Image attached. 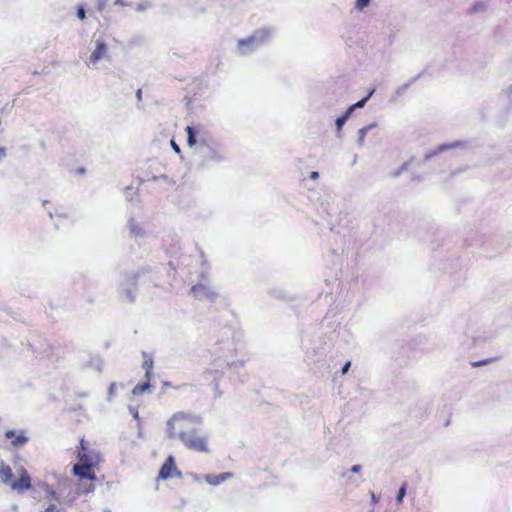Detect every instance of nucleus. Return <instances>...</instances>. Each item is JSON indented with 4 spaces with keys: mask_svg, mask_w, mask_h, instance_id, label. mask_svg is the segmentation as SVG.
<instances>
[{
    "mask_svg": "<svg viewBox=\"0 0 512 512\" xmlns=\"http://www.w3.org/2000/svg\"><path fill=\"white\" fill-rule=\"evenodd\" d=\"M193 158L198 166L208 168L225 161L226 153L217 141L201 135Z\"/></svg>",
    "mask_w": 512,
    "mask_h": 512,
    "instance_id": "nucleus-1",
    "label": "nucleus"
},
{
    "mask_svg": "<svg viewBox=\"0 0 512 512\" xmlns=\"http://www.w3.org/2000/svg\"><path fill=\"white\" fill-rule=\"evenodd\" d=\"M271 28H260L252 34L237 39L235 52L239 56H250L262 47L266 46L272 38Z\"/></svg>",
    "mask_w": 512,
    "mask_h": 512,
    "instance_id": "nucleus-3",
    "label": "nucleus"
},
{
    "mask_svg": "<svg viewBox=\"0 0 512 512\" xmlns=\"http://www.w3.org/2000/svg\"><path fill=\"white\" fill-rule=\"evenodd\" d=\"M128 409H129V412L131 413V415L133 416V418L136 420H139V413H138L137 408L134 406H129Z\"/></svg>",
    "mask_w": 512,
    "mask_h": 512,
    "instance_id": "nucleus-33",
    "label": "nucleus"
},
{
    "mask_svg": "<svg viewBox=\"0 0 512 512\" xmlns=\"http://www.w3.org/2000/svg\"><path fill=\"white\" fill-rule=\"evenodd\" d=\"M309 177L312 180H317L319 178V173L317 171H312Z\"/></svg>",
    "mask_w": 512,
    "mask_h": 512,
    "instance_id": "nucleus-40",
    "label": "nucleus"
},
{
    "mask_svg": "<svg viewBox=\"0 0 512 512\" xmlns=\"http://www.w3.org/2000/svg\"><path fill=\"white\" fill-rule=\"evenodd\" d=\"M173 473L179 474L175 466L174 458L172 456H169L161 466L158 478L165 480L170 477H173Z\"/></svg>",
    "mask_w": 512,
    "mask_h": 512,
    "instance_id": "nucleus-13",
    "label": "nucleus"
},
{
    "mask_svg": "<svg viewBox=\"0 0 512 512\" xmlns=\"http://www.w3.org/2000/svg\"><path fill=\"white\" fill-rule=\"evenodd\" d=\"M171 146L173 148V150L176 152V153H180V148L179 146L175 143L174 140H171Z\"/></svg>",
    "mask_w": 512,
    "mask_h": 512,
    "instance_id": "nucleus-39",
    "label": "nucleus"
},
{
    "mask_svg": "<svg viewBox=\"0 0 512 512\" xmlns=\"http://www.w3.org/2000/svg\"><path fill=\"white\" fill-rule=\"evenodd\" d=\"M79 463L74 465L73 472L80 479H93L94 475L92 474V466L93 463L88 459L86 454L79 453Z\"/></svg>",
    "mask_w": 512,
    "mask_h": 512,
    "instance_id": "nucleus-10",
    "label": "nucleus"
},
{
    "mask_svg": "<svg viewBox=\"0 0 512 512\" xmlns=\"http://www.w3.org/2000/svg\"><path fill=\"white\" fill-rule=\"evenodd\" d=\"M148 6H149V5H148V3H139V4L137 5V10H138V11H143V10H145Z\"/></svg>",
    "mask_w": 512,
    "mask_h": 512,
    "instance_id": "nucleus-38",
    "label": "nucleus"
},
{
    "mask_svg": "<svg viewBox=\"0 0 512 512\" xmlns=\"http://www.w3.org/2000/svg\"><path fill=\"white\" fill-rule=\"evenodd\" d=\"M350 366H351V362H350V361H347V362L343 365V367H342V369H341V373H342V374H346V373L348 372V370H349Z\"/></svg>",
    "mask_w": 512,
    "mask_h": 512,
    "instance_id": "nucleus-36",
    "label": "nucleus"
},
{
    "mask_svg": "<svg viewBox=\"0 0 512 512\" xmlns=\"http://www.w3.org/2000/svg\"><path fill=\"white\" fill-rule=\"evenodd\" d=\"M81 447H82L83 450L85 449V447H84V440L81 441Z\"/></svg>",
    "mask_w": 512,
    "mask_h": 512,
    "instance_id": "nucleus-48",
    "label": "nucleus"
},
{
    "mask_svg": "<svg viewBox=\"0 0 512 512\" xmlns=\"http://www.w3.org/2000/svg\"><path fill=\"white\" fill-rule=\"evenodd\" d=\"M370 4V0H356L355 9L358 11H362Z\"/></svg>",
    "mask_w": 512,
    "mask_h": 512,
    "instance_id": "nucleus-28",
    "label": "nucleus"
},
{
    "mask_svg": "<svg viewBox=\"0 0 512 512\" xmlns=\"http://www.w3.org/2000/svg\"><path fill=\"white\" fill-rule=\"evenodd\" d=\"M13 477L12 469L5 465L3 462L0 464V479L4 484L10 483L11 479Z\"/></svg>",
    "mask_w": 512,
    "mask_h": 512,
    "instance_id": "nucleus-20",
    "label": "nucleus"
},
{
    "mask_svg": "<svg viewBox=\"0 0 512 512\" xmlns=\"http://www.w3.org/2000/svg\"><path fill=\"white\" fill-rule=\"evenodd\" d=\"M49 216H50V218L52 219V218H53V213H52V212H50V213H49Z\"/></svg>",
    "mask_w": 512,
    "mask_h": 512,
    "instance_id": "nucleus-49",
    "label": "nucleus"
},
{
    "mask_svg": "<svg viewBox=\"0 0 512 512\" xmlns=\"http://www.w3.org/2000/svg\"><path fill=\"white\" fill-rule=\"evenodd\" d=\"M202 418L194 413L176 412L166 422V434L170 439H179L181 433H188L192 428L200 426Z\"/></svg>",
    "mask_w": 512,
    "mask_h": 512,
    "instance_id": "nucleus-2",
    "label": "nucleus"
},
{
    "mask_svg": "<svg viewBox=\"0 0 512 512\" xmlns=\"http://www.w3.org/2000/svg\"><path fill=\"white\" fill-rule=\"evenodd\" d=\"M150 388H151V386H150L149 382L147 381L145 383L136 385L132 390V394L134 396H138V395L144 393L145 391H150Z\"/></svg>",
    "mask_w": 512,
    "mask_h": 512,
    "instance_id": "nucleus-24",
    "label": "nucleus"
},
{
    "mask_svg": "<svg viewBox=\"0 0 512 512\" xmlns=\"http://www.w3.org/2000/svg\"><path fill=\"white\" fill-rule=\"evenodd\" d=\"M376 126L375 123H371L367 126H364L362 128H360L357 132V145L358 147H363L364 144H365V137L367 135V133Z\"/></svg>",
    "mask_w": 512,
    "mask_h": 512,
    "instance_id": "nucleus-19",
    "label": "nucleus"
},
{
    "mask_svg": "<svg viewBox=\"0 0 512 512\" xmlns=\"http://www.w3.org/2000/svg\"><path fill=\"white\" fill-rule=\"evenodd\" d=\"M106 1L107 0H98V10L101 12L104 7H105V4H106Z\"/></svg>",
    "mask_w": 512,
    "mask_h": 512,
    "instance_id": "nucleus-37",
    "label": "nucleus"
},
{
    "mask_svg": "<svg viewBox=\"0 0 512 512\" xmlns=\"http://www.w3.org/2000/svg\"><path fill=\"white\" fill-rule=\"evenodd\" d=\"M505 92L509 97H512V84L506 88Z\"/></svg>",
    "mask_w": 512,
    "mask_h": 512,
    "instance_id": "nucleus-42",
    "label": "nucleus"
},
{
    "mask_svg": "<svg viewBox=\"0 0 512 512\" xmlns=\"http://www.w3.org/2000/svg\"><path fill=\"white\" fill-rule=\"evenodd\" d=\"M406 486H407V485H406V483H404V484L400 487V489H399V491H398V493H397V496H396V501H397V503H401V502L403 501V498H404V496H405V494H406Z\"/></svg>",
    "mask_w": 512,
    "mask_h": 512,
    "instance_id": "nucleus-29",
    "label": "nucleus"
},
{
    "mask_svg": "<svg viewBox=\"0 0 512 512\" xmlns=\"http://www.w3.org/2000/svg\"><path fill=\"white\" fill-rule=\"evenodd\" d=\"M74 486L72 479L60 478L57 481L56 489L51 491L52 499L58 502L72 503L74 501V495H72Z\"/></svg>",
    "mask_w": 512,
    "mask_h": 512,
    "instance_id": "nucleus-7",
    "label": "nucleus"
},
{
    "mask_svg": "<svg viewBox=\"0 0 512 512\" xmlns=\"http://www.w3.org/2000/svg\"><path fill=\"white\" fill-rule=\"evenodd\" d=\"M114 4L115 5H121V6L126 5V3L123 0H115Z\"/></svg>",
    "mask_w": 512,
    "mask_h": 512,
    "instance_id": "nucleus-44",
    "label": "nucleus"
},
{
    "mask_svg": "<svg viewBox=\"0 0 512 512\" xmlns=\"http://www.w3.org/2000/svg\"><path fill=\"white\" fill-rule=\"evenodd\" d=\"M6 157V149L4 147H0V160Z\"/></svg>",
    "mask_w": 512,
    "mask_h": 512,
    "instance_id": "nucleus-41",
    "label": "nucleus"
},
{
    "mask_svg": "<svg viewBox=\"0 0 512 512\" xmlns=\"http://www.w3.org/2000/svg\"><path fill=\"white\" fill-rule=\"evenodd\" d=\"M77 17L80 20H84L86 18V12L83 5H80L77 9Z\"/></svg>",
    "mask_w": 512,
    "mask_h": 512,
    "instance_id": "nucleus-31",
    "label": "nucleus"
},
{
    "mask_svg": "<svg viewBox=\"0 0 512 512\" xmlns=\"http://www.w3.org/2000/svg\"><path fill=\"white\" fill-rule=\"evenodd\" d=\"M408 87H409V84H404V85L398 87V89L396 90V94L397 95L403 94L407 90Z\"/></svg>",
    "mask_w": 512,
    "mask_h": 512,
    "instance_id": "nucleus-34",
    "label": "nucleus"
},
{
    "mask_svg": "<svg viewBox=\"0 0 512 512\" xmlns=\"http://www.w3.org/2000/svg\"><path fill=\"white\" fill-rule=\"evenodd\" d=\"M468 146V143L465 142V141H454V142H451V143H447V144H441L439 145L435 150H432L430 152H427L425 155H424V160L425 161H428L430 160L432 157L436 156L437 154L439 153H442L446 150H450V149H456V148H467Z\"/></svg>",
    "mask_w": 512,
    "mask_h": 512,
    "instance_id": "nucleus-12",
    "label": "nucleus"
},
{
    "mask_svg": "<svg viewBox=\"0 0 512 512\" xmlns=\"http://www.w3.org/2000/svg\"><path fill=\"white\" fill-rule=\"evenodd\" d=\"M181 443L189 450L209 453L208 436L203 434L197 427L192 428L188 433L180 434Z\"/></svg>",
    "mask_w": 512,
    "mask_h": 512,
    "instance_id": "nucleus-4",
    "label": "nucleus"
},
{
    "mask_svg": "<svg viewBox=\"0 0 512 512\" xmlns=\"http://www.w3.org/2000/svg\"><path fill=\"white\" fill-rule=\"evenodd\" d=\"M489 362H490V360L487 359V360L479 361V362L475 363L474 365L475 366H482V365H485V364H487Z\"/></svg>",
    "mask_w": 512,
    "mask_h": 512,
    "instance_id": "nucleus-43",
    "label": "nucleus"
},
{
    "mask_svg": "<svg viewBox=\"0 0 512 512\" xmlns=\"http://www.w3.org/2000/svg\"><path fill=\"white\" fill-rule=\"evenodd\" d=\"M192 477H193V480H194V481H197V482H199V481H200V479H201V477H200L199 475H196V474H195V475H193Z\"/></svg>",
    "mask_w": 512,
    "mask_h": 512,
    "instance_id": "nucleus-45",
    "label": "nucleus"
},
{
    "mask_svg": "<svg viewBox=\"0 0 512 512\" xmlns=\"http://www.w3.org/2000/svg\"><path fill=\"white\" fill-rule=\"evenodd\" d=\"M116 390H117V385L116 383H112L109 387V390H108V397H107V400L108 401H111L113 396L116 394Z\"/></svg>",
    "mask_w": 512,
    "mask_h": 512,
    "instance_id": "nucleus-30",
    "label": "nucleus"
},
{
    "mask_svg": "<svg viewBox=\"0 0 512 512\" xmlns=\"http://www.w3.org/2000/svg\"><path fill=\"white\" fill-rule=\"evenodd\" d=\"M5 437L11 440V445L14 447H23L28 442V437L24 431L16 432L14 430H8L5 433Z\"/></svg>",
    "mask_w": 512,
    "mask_h": 512,
    "instance_id": "nucleus-14",
    "label": "nucleus"
},
{
    "mask_svg": "<svg viewBox=\"0 0 512 512\" xmlns=\"http://www.w3.org/2000/svg\"><path fill=\"white\" fill-rule=\"evenodd\" d=\"M103 361L99 357H92L89 361V367L94 368L96 371L100 372L102 370Z\"/></svg>",
    "mask_w": 512,
    "mask_h": 512,
    "instance_id": "nucleus-27",
    "label": "nucleus"
},
{
    "mask_svg": "<svg viewBox=\"0 0 512 512\" xmlns=\"http://www.w3.org/2000/svg\"><path fill=\"white\" fill-rule=\"evenodd\" d=\"M141 94H142V92H141V90L139 89V90L137 91V93H136V96H137V98H138V99H140V98H141Z\"/></svg>",
    "mask_w": 512,
    "mask_h": 512,
    "instance_id": "nucleus-46",
    "label": "nucleus"
},
{
    "mask_svg": "<svg viewBox=\"0 0 512 512\" xmlns=\"http://www.w3.org/2000/svg\"><path fill=\"white\" fill-rule=\"evenodd\" d=\"M143 368L146 369L145 377L149 380L153 368V358L145 352H143Z\"/></svg>",
    "mask_w": 512,
    "mask_h": 512,
    "instance_id": "nucleus-23",
    "label": "nucleus"
},
{
    "mask_svg": "<svg viewBox=\"0 0 512 512\" xmlns=\"http://www.w3.org/2000/svg\"><path fill=\"white\" fill-rule=\"evenodd\" d=\"M372 501L376 502V497H375L374 493H372Z\"/></svg>",
    "mask_w": 512,
    "mask_h": 512,
    "instance_id": "nucleus-47",
    "label": "nucleus"
},
{
    "mask_svg": "<svg viewBox=\"0 0 512 512\" xmlns=\"http://www.w3.org/2000/svg\"><path fill=\"white\" fill-rule=\"evenodd\" d=\"M233 476L234 475L231 472H224V473H220L218 475H213V474L204 475V479L208 484H210L212 486H217V485L223 483L224 481L233 478Z\"/></svg>",
    "mask_w": 512,
    "mask_h": 512,
    "instance_id": "nucleus-15",
    "label": "nucleus"
},
{
    "mask_svg": "<svg viewBox=\"0 0 512 512\" xmlns=\"http://www.w3.org/2000/svg\"><path fill=\"white\" fill-rule=\"evenodd\" d=\"M92 44L94 45V48L86 60V65L90 68H97V63L107 57L108 48L105 41L100 38L93 40Z\"/></svg>",
    "mask_w": 512,
    "mask_h": 512,
    "instance_id": "nucleus-9",
    "label": "nucleus"
},
{
    "mask_svg": "<svg viewBox=\"0 0 512 512\" xmlns=\"http://www.w3.org/2000/svg\"><path fill=\"white\" fill-rule=\"evenodd\" d=\"M126 229L128 230L129 235L136 241L144 239L147 235L143 224L140 221H138L133 215H131L128 218L126 223Z\"/></svg>",
    "mask_w": 512,
    "mask_h": 512,
    "instance_id": "nucleus-11",
    "label": "nucleus"
},
{
    "mask_svg": "<svg viewBox=\"0 0 512 512\" xmlns=\"http://www.w3.org/2000/svg\"><path fill=\"white\" fill-rule=\"evenodd\" d=\"M342 478L345 479V486L349 489H355L360 486V484L363 482L360 476H353L349 472L342 473Z\"/></svg>",
    "mask_w": 512,
    "mask_h": 512,
    "instance_id": "nucleus-18",
    "label": "nucleus"
},
{
    "mask_svg": "<svg viewBox=\"0 0 512 512\" xmlns=\"http://www.w3.org/2000/svg\"><path fill=\"white\" fill-rule=\"evenodd\" d=\"M362 470V466L359 464L353 465L347 472L350 474H359Z\"/></svg>",
    "mask_w": 512,
    "mask_h": 512,
    "instance_id": "nucleus-32",
    "label": "nucleus"
},
{
    "mask_svg": "<svg viewBox=\"0 0 512 512\" xmlns=\"http://www.w3.org/2000/svg\"><path fill=\"white\" fill-rule=\"evenodd\" d=\"M45 512H62V511H61L60 509H58V508L56 507V505H54V504H50V505L46 508Z\"/></svg>",
    "mask_w": 512,
    "mask_h": 512,
    "instance_id": "nucleus-35",
    "label": "nucleus"
},
{
    "mask_svg": "<svg viewBox=\"0 0 512 512\" xmlns=\"http://www.w3.org/2000/svg\"><path fill=\"white\" fill-rule=\"evenodd\" d=\"M186 133H187V143L190 148L193 149V152L197 148V145L199 144V139L201 136L198 137V130L195 127L187 126L186 127Z\"/></svg>",
    "mask_w": 512,
    "mask_h": 512,
    "instance_id": "nucleus-17",
    "label": "nucleus"
},
{
    "mask_svg": "<svg viewBox=\"0 0 512 512\" xmlns=\"http://www.w3.org/2000/svg\"><path fill=\"white\" fill-rule=\"evenodd\" d=\"M488 0H479L476 1L471 8L469 9L470 14L482 13L488 8Z\"/></svg>",
    "mask_w": 512,
    "mask_h": 512,
    "instance_id": "nucleus-22",
    "label": "nucleus"
},
{
    "mask_svg": "<svg viewBox=\"0 0 512 512\" xmlns=\"http://www.w3.org/2000/svg\"><path fill=\"white\" fill-rule=\"evenodd\" d=\"M244 367V361H230L229 357L224 354L217 355L213 358L209 367L207 368V372L210 374H223L226 368L230 369L233 372H238L240 369Z\"/></svg>",
    "mask_w": 512,
    "mask_h": 512,
    "instance_id": "nucleus-6",
    "label": "nucleus"
},
{
    "mask_svg": "<svg viewBox=\"0 0 512 512\" xmlns=\"http://www.w3.org/2000/svg\"><path fill=\"white\" fill-rule=\"evenodd\" d=\"M350 116L351 114H348V112L345 111V113L342 116L336 119L335 124L338 131H340L343 128V126L345 125Z\"/></svg>",
    "mask_w": 512,
    "mask_h": 512,
    "instance_id": "nucleus-26",
    "label": "nucleus"
},
{
    "mask_svg": "<svg viewBox=\"0 0 512 512\" xmlns=\"http://www.w3.org/2000/svg\"><path fill=\"white\" fill-rule=\"evenodd\" d=\"M409 167V162H404L399 168L389 173L391 178H398L403 172H406Z\"/></svg>",
    "mask_w": 512,
    "mask_h": 512,
    "instance_id": "nucleus-25",
    "label": "nucleus"
},
{
    "mask_svg": "<svg viewBox=\"0 0 512 512\" xmlns=\"http://www.w3.org/2000/svg\"><path fill=\"white\" fill-rule=\"evenodd\" d=\"M30 487V477L26 472H24L18 480L11 483V488L17 492H23Z\"/></svg>",
    "mask_w": 512,
    "mask_h": 512,
    "instance_id": "nucleus-16",
    "label": "nucleus"
},
{
    "mask_svg": "<svg viewBox=\"0 0 512 512\" xmlns=\"http://www.w3.org/2000/svg\"><path fill=\"white\" fill-rule=\"evenodd\" d=\"M191 293L198 300H207L212 303L217 299L218 293L210 285L206 269L201 272L200 281L192 286Z\"/></svg>",
    "mask_w": 512,
    "mask_h": 512,
    "instance_id": "nucleus-5",
    "label": "nucleus"
},
{
    "mask_svg": "<svg viewBox=\"0 0 512 512\" xmlns=\"http://www.w3.org/2000/svg\"><path fill=\"white\" fill-rule=\"evenodd\" d=\"M374 92H375V89H371L369 91V93L367 94V96H365L364 98H362L355 104L349 106L346 110L348 112V114H352L356 109L363 108L366 105L367 101L370 99V97L374 94Z\"/></svg>",
    "mask_w": 512,
    "mask_h": 512,
    "instance_id": "nucleus-21",
    "label": "nucleus"
},
{
    "mask_svg": "<svg viewBox=\"0 0 512 512\" xmlns=\"http://www.w3.org/2000/svg\"><path fill=\"white\" fill-rule=\"evenodd\" d=\"M136 274L126 273L120 281V297L123 301L133 302L135 299Z\"/></svg>",
    "mask_w": 512,
    "mask_h": 512,
    "instance_id": "nucleus-8",
    "label": "nucleus"
}]
</instances>
